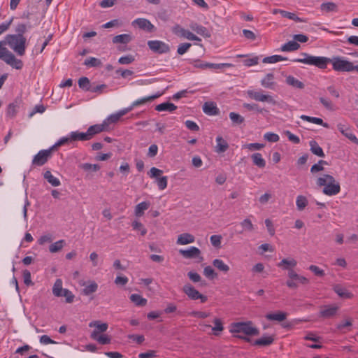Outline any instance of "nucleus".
I'll return each mask as SVG.
<instances>
[{"label":"nucleus","mask_w":358,"mask_h":358,"mask_svg":"<svg viewBox=\"0 0 358 358\" xmlns=\"http://www.w3.org/2000/svg\"><path fill=\"white\" fill-rule=\"evenodd\" d=\"M316 184L319 187H324L323 194L327 196H334L341 191V186L335 178L329 174H324L317 179Z\"/></svg>","instance_id":"obj_1"},{"label":"nucleus","mask_w":358,"mask_h":358,"mask_svg":"<svg viewBox=\"0 0 358 358\" xmlns=\"http://www.w3.org/2000/svg\"><path fill=\"white\" fill-rule=\"evenodd\" d=\"M301 55L303 57L294 59L292 62L315 66L321 69H326L327 64L331 62V59L326 57L313 56L306 52H302Z\"/></svg>","instance_id":"obj_2"},{"label":"nucleus","mask_w":358,"mask_h":358,"mask_svg":"<svg viewBox=\"0 0 358 358\" xmlns=\"http://www.w3.org/2000/svg\"><path fill=\"white\" fill-rule=\"evenodd\" d=\"M231 334L243 333L246 336H257L259 329L254 326L252 321L232 323L229 329Z\"/></svg>","instance_id":"obj_3"},{"label":"nucleus","mask_w":358,"mask_h":358,"mask_svg":"<svg viewBox=\"0 0 358 358\" xmlns=\"http://www.w3.org/2000/svg\"><path fill=\"white\" fill-rule=\"evenodd\" d=\"M18 55L22 56L26 50V38L15 34H8L4 41Z\"/></svg>","instance_id":"obj_4"},{"label":"nucleus","mask_w":358,"mask_h":358,"mask_svg":"<svg viewBox=\"0 0 358 358\" xmlns=\"http://www.w3.org/2000/svg\"><path fill=\"white\" fill-rule=\"evenodd\" d=\"M62 146L74 145L77 141H87L90 140L87 132H80L79 131H71L66 136L59 138Z\"/></svg>","instance_id":"obj_5"},{"label":"nucleus","mask_w":358,"mask_h":358,"mask_svg":"<svg viewBox=\"0 0 358 358\" xmlns=\"http://www.w3.org/2000/svg\"><path fill=\"white\" fill-rule=\"evenodd\" d=\"M163 171L156 167H152L148 172V176L155 180V182L159 190H164L166 188L168 185V178L166 176H162Z\"/></svg>","instance_id":"obj_6"},{"label":"nucleus","mask_w":358,"mask_h":358,"mask_svg":"<svg viewBox=\"0 0 358 358\" xmlns=\"http://www.w3.org/2000/svg\"><path fill=\"white\" fill-rule=\"evenodd\" d=\"M287 275L289 279L287 280L286 285L291 289H296L299 284L306 285L309 283V280L307 278L299 275L294 271H289Z\"/></svg>","instance_id":"obj_7"},{"label":"nucleus","mask_w":358,"mask_h":358,"mask_svg":"<svg viewBox=\"0 0 358 358\" xmlns=\"http://www.w3.org/2000/svg\"><path fill=\"white\" fill-rule=\"evenodd\" d=\"M247 94L251 99L256 101L266 102L273 105L277 104L276 101L271 95L264 94L262 90H250L247 91Z\"/></svg>","instance_id":"obj_8"},{"label":"nucleus","mask_w":358,"mask_h":358,"mask_svg":"<svg viewBox=\"0 0 358 358\" xmlns=\"http://www.w3.org/2000/svg\"><path fill=\"white\" fill-rule=\"evenodd\" d=\"M333 69L336 71L350 72L352 71V62L343 59L341 57H336L331 59Z\"/></svg>","instance_id":"obj_9"},{"label":"nucleus","mask_w":358,"mask_h":358,"mask_svg":"<svg viewBox=\"0 0 358 358\" xmlns=\"http://www.w3.org/2000/svg\"><path fill=\"white\" fill-rule=\"evenodd\" d=\"M182 292L191 300H200L201 303H205L208 300V297L206 295L201 294L189 283H187L183 286Z\"/></svg>","instance_id":"obj_10"},{"label":"nucleus","mask_w":358,"mask_h":358,"mask_svg":"<svg viewBox=\"0 0 358 358\" xmlns=\"http://www.w3.org/2000/svg\"><path fill=\"white\" fill-rule=\"evenodd\" d=\"M129 112H130V108H124L116 113L111 114L105 119L103 122H106L105 125L108 131L112 129L113 128V125L116 124L123 115H126Z\"/></svg>","instance_id":"obj_11"},{"label":"nucleus","mask_w":358,"mask_h":358,"mask_svg":"<svg viewBox=\"0 0 358 358\" xmlns=\"http://www.w3.org/2000/svg\"><path fill=\"white\" fill-rule=\"evenodd\" d=\"M148 45L152 52L157 54L167 53L170 51L169 45L162 41H148Z\"/></svg>","instance_id":"obj_12"},{"label":"nucleus","mask_w":358,"mask_h":358,"mask_svg":"<svg viewBox=\"0 0 358 358\" xmlns=\"http://www.w3.org/2000/svg\"><path fill=\"white\" fill-rule=\"evenodd\" d=\"M133 27H138L140 29L148 32H153L155 31V26L150 20L145 18H137L131 22Z\"/></svg>","instance_id":"obj_13"},{"label":"nucleus","mask_w":358,"mask_h":358,"mask_svg":"<svg viewBox=\"0 0 358 358\" xmlns=\"http://www.w3.org/2000/svg\"><path fill=\"white\" fill-rule=\"evenodd\" d=\"M173 32L175 34L180 35L182 36L183 38H185L190 41H201V38L192 33L191 31L185 29L184 28L181 27L180 25L176 24L175 25L172 29Z\"/></svg>","instance_id":"obj_14"},{"label":"nucleus","mask_w":358,"mask_h":358,"mask_svg":"<svg viewBox=\"0 0 358 358\" xmlns=\"http://www.w3.org/2000/svg\"><path fill=\"white\" fill-rule=\"evenodd\" d=\"M339 307L336 305H326L320 307V315L324 318H329L336 315Z\"/></svg>","instance_id":"obj_15"},{"label":"nucleus","mask_w":358,"mask_h":358,"mask_svg":"<svg viewBox=\"0 0 358 358\" xmlns=\"http://www.w3.org/2000/svg\"><path fill=\"white\" fill-rule=\"evenodd\" d=\"M62 147H63L62 144L59 139L52 146L48 149L40 150L34 157H50L52 155H55L57 152H59Z\"/></svg>","instance_id":"obj_16"},{"label":"nucleus","mask_w":358,"mask_h":358,"mask_svg":"<svg viewBox=\"0 0 358 358\" xmlns=\"http://www.w3.org/2000/svg\"><path fill=\"white\" fill-rule=\"evenodd\" d=\"M337 129L343 136L348 138L350 141L358 145V138L355 136V134H352V132L348 128V125L342 123H338L337 124Z\"/></svg>","instance_id":"obj_17"},{"label":"nucleus","mask_w":358,"mask_h":358,"mask_svg":"<svg viewBox=\"0 0 358 358\" xmlns=\"http://www.w3.org/2000/svg\"><path fill=\"white\" fill-rule=\"evenodd\" d=\"M162 95V93H157L156 94H153L151 96L143 97L141 99H137L135 101H134L130 106L127 107V108H130V111L133 110L135 107H137L141 105H143L147 103L148 102H150L156 99L157 98L161 96Z\"/></svg>","instance_id":"obj_18"},{"label":"nucleus","mask_w":358,"mask_h":358,"mask_svg":"<svg viewBox=\"0 0 358 358\" xmlns=\"http://www.w3.org/2000/svg\"><path fill=\"white\" fill-rule=\"evenodd\" d=\"M180 255H182L185 258L192 259L200 257L202 259V257H200L201 251L200 250L194 246H192L187 250L180 249L179 250Z\"/></svg>","instance_id":"obj_19"},{"label":"nucleus","mask_w":358,"mask_h":358,"mask_svg":"<svg viewBox=\"0 0 358 358\" xmlns=\"http://www.w3.org/2000/svg\"><path fill=\"white\" fill-rule=\"evenodd\" d=\"M105 124L106 122H102L101 124H96L90 126L87 130L90 139H92L96 134L102 131H108Z\"/></svg>","instance_id":"obj_20"},{"label":"nucleus","mask_w":358,"mask_h":358,"mask_svg":"<svg viewBox=\"0 0 358 358\" xmlns=\"http://www.w3.org/2000/svg\"><path fill=\"white\" fill-rule=\"evenodd\" d=\"M189 28L195 31L196 34L205 37V38H209L210 37V34L209 31L207 29L206 27L198 24L195 22H192L189 24Z\"/></svg>","instance_id":"obj_21"},{"label":"nucleus","mask_w":358,"mask_h":358,"mask_svg":"<svg viewBox=\"0 0 358 358\" xmlns=\"http://www.w3.org/2000/svg\"><path fill=\"white\" fill-rule=\"evenodd\" d=\"M297 262L293 258L282 259L279 263H278L277 266L289 272V271H294V268Z\"/></svg>","instance_id":"obj_22"},{"label":"nucleus","mask_w":358,"mask_h":358,"mask_svg":"<svg viewBox=\"0 0 358 358\" xmlns=\"http://www.w3.org/2000/svg\"><path fill=\"white\" fill-rule=\"evenodd\" d=\"M89 327L94 328L92 333H95L96 336L106 331L108 327L107 323L100 321H92L89 324Z\"/></svg>","instance_id":"obj_23"},{"label":"nucleus","mask_w":358,"mask_h":358,"mask_svg":"<svg viewBox=\"0 0 358 358\" xmlns=\"http://www.w3.org/2000/svg\"><path fill=\"white\" fill-rule=\"evenodd\" d=\"M274 335H264L254 341L253 345L258 346H269L274 342Z\"/></svg>","instance_id":"obj_24"},{"label":"nucleus","mask_w":358,"mask_h":358,"mask_svg":"<svg viewBox=\"0 0 358 358\" xmlns=\"http://www.w3.org/2000/svg\"><path fill=\"white\" fill-rule=\"evenodd\" d=\"M275 77L273 73H267L261 80V85L267 89H274L275 82L274 81Z\"/></svg>","instance_id":"obj_25"},{"label":"nucleus","mask_w":358,"mask_h":358,"mask_svg":"<svg viewBox=\"0 0 358 358\" xmlns=\"http://www.w3.org/2000/svg\"><path fill=\"white\" fill-rule=\"evenodd\" d=\"M194 241L195 238L193 235L189 233H183L178 236L176 243L178 245H183L192 243Z\"/></svg>","instance_id":"obj_26"},{"label":"nucleus","mask_w":358,"mask_h":358,"mask_svg":"<svg viewBox=\"0 0 358 358\" xmlns=\"http://www.w3.org/2000/svg\"><path fill=\"white\" fill-rule=\"evenodd\" d=\"M287 314L285 312L278 311L275 313H271L266 315V318L270 321L282 322L287 317Z\"/></svg>","instance_id":"obj_27"},{"label":"nucleus","mask_w":358,"mask_h":358,"mask_svg":"<svg viewBox=\"0 0 358 358\" xmlns=\"http://www.w3.org/2000/svg\"><path fill=\"white\" fill-rule=\"evenodd\" d=\"M212 264L217 270H219L220 271H221V272H222L224 273H227L229 271V270H230L229 266L227 265V264H225L224 262V261L220 259H213V262H212Z\"/></svg>","instance_id":"obj_28"},{"label":"nucleus","mask_w":358,"mask_h":358,"mask_svg":"<svg viewBox=\"0 0 358 358\" xmlns=\"http://www.w3.org/2000/svg\"><path fill=\"white\" fill-rule=\"evenodd\" d=\"M334 290L341 298L351 299L353 296L346 288L338 285L334 287Z\"/></svg>","instance_id":"obj_29"},{"label":"nucleus","mask_w":358,"mask_h":358,"mask_svg":"<svg viewBox=\"0 0 358 358\" xmlns=\"http://www.w3.org/2000/svg\"><path fill=\"white\" fill-rule=\"evenodd\" d=\"M300 118L303 120H305V121H307V122H311L313 124L322 125L325 128L329 127V124L324 122L322 119H321L320 117H310V116H308L306 115H302L300 116Z\"/></svg>","instance_id":"obj_30"},{"label":"nucleus","mask_w":358,"mask_h":358,"mask_svg":"<svg viewBox=\"0 0 358 358\" xmlns=\"http://www.w3.org/2000/svg\"><path fill=\"white\" fill-rule=\"evenodd\" d=\"M203 112L209 115H215L218 113V109L213 102H206L203 106Z\"/></svg>","instance_id":"obj_31"},{"label":"nucleus","mask_w":358,"mask_h":358,"mask_svg":"<svg viewBox=\"0 0 358 358\" xmlns=\"http://www.w3.org/2000/svg\"><path fill=\"white\" fill-rule=\"evenodd\" d=\"M6 63L13 68L20 70L23 66V62L21 59H17L15 56L12 54V55L6 60Z\"/></svg>","instance_id":"obj_32"},{"label":"nucleus","mask_w":358,"mask_h":358,"mask_svg":"<svg viewBox=\"0 0 358 358\" xmlns=\"http://www.w3.org/2000/svg\"><path fill=\"white\" fill-rule=\"evenodd\" d=\"M240 225L242 227V230L241 231L238 232V234H241L245 231L252 232L255 230L254 224L252 223L251 220L248 218H245L243 221H241L240 222Z\"/></svg>","instance_id":"obj_33"},{"label":"nucleus","mask_w":358,"mask_h":358,"mask_svg":"<svg viewBox=\"0 0 358 358\" xmlns=\"http://www.w3.org/2000/svg\"><path fill=\"white\" fill-rule=\"evenodd\" d=\"M90 337L101 345L109 344L111 341L110 337L106 334H99L96 336L95 333H91Z\"/></svg>","instance_id":"obj_34"},{"label":"nucleus","mask_w":358,"mask_h":358,"mask_svg":"<svg viewBox=\"0 0 358 358\" xmlns=\"http://www.w3.org/2000/svg\"><path fill=\"white\" fill-rule=\"evenodd\" d=\"M300 48V45L295 41H290L280 48V50L282 52H293L297 50Z\"/></svg>","instance_id":"obj_35"},{"label":"nucleus","mask_w":358,"mask_h":358,"mask_svg":"<svg viewBox=\"0 0 358 358\" xmlns=\"http://www.w3.org/2000/svg\"><path fill=\"white\" fill-rule=\"evenodd\" d=\"M129 299L136 306H145L147 304V299L138 294H132Z\"/></svg>","instance_id":"obj_36"},{"label":"nucleus","mask_w":358,"mask_h":358,"mask_svg":"<svg viewBox=\"0 0 358 358\" xmlns=\"http://www.w3.org/2000/svg\"><path fill=\"white\" fill-rule=\"evenodd\" d=\"M150 207V203L143 201L136 205L134 210V213L136 217H141L144 214V211L148 210Z\"/></svg>","instance_id":"obj_37"},{"label":"nucleus","mask_w":358,"mask_h":358,"mask_svg":"<svg viewBox=\"0 0 358 358\" xmlns=\"http://www.w3.org/2000/svg\"><path fill=\"white\" fill-rule=\"evenodd\" d=\"M214 326L212 327V331L215 336H219L224 330L223 323L221 319L218 317L214 318L213 321Z\"/></svg>","instance_id":"obj_38"},{"label":"nucleus","mask_w":358,"mask_h":358,"mask_svg":"<svg viewBox=\"0 0 358 358\" xmlns=\"http://www.w3.org/2000/svg\"><path fill=\"white\" fill-rule=\"evenodd\" d=\"M43 177L53 187H58L61 184L60 180L55 177L50 171H46Z\"/></svg>","instance_id":"obj_39"},{"label":"nucleus","mask_w":358,"mask_h":358,"mask_svg":"<svg viewBox=\"0 0 358 358\" xmlns=\"http://www.w3.org/2000/svg\"><path fill=\"white\" fill-rule=\"evenodd\" d=\"M228 148L227 142L221 136L216 138L215 150L217 152H223Z\"/></svg>","instance_id":"obj_40"},{"label":"nucleus","mask_w":358,"mask_h":358,"mask_svg":"<svg viewBox=\"0 0 358 358\" xmlns=\"http://www.w3.org/2000/svg\"><path fill=\"white\" fill-rule=\"evenodd\" d=\"M177 108V106L169 102H164L162 103H160L155 107V110L157 111H169L173 112Z\"/></svg>","instance_id":"obj_41"},{"label":"nucleus","mask_w":358,"mask_h":358,"mask_svg":"<svg viewBox=\"0 0 358 358\" xmlns=\"http://www.w3.org/2000/svg\"><path fill=\"white\" fill-rule=\"evenodd\" d=\"M309 145L310 147V150L312 153L318 157H324V152L322 148L318 145V143L315 141H310L309 142Z\"/></svg>","instance_id":"obj_42"},{"label":"nucleus","mask_w":358,"mask_h":358,"mask_svg":"<svg viewBox=\"0 0 358 358\" xmlns=\"http://www.w3.org/2000/svg\"><path fill=\"white\" fill-rule=\"evenodd\" d=\"M320 9L326 13L338 12V6L334 2H324L320 5Z\"/></svg>","instance_id":"obj_43"},{"label":"nucleus","mask_w":358,"mask_h":358,"mask_svg":"<svg viewBox=\"0 0 358 358\" xmlns=\"http://www.w3.org/2000/svg\"><path fill=\"white\" fill-rule=\"evenodd\" d=\"M131 41V36L129 34H123L120 35L115 36L113 38V43H122L127 44Z\"/></svg>","instance_id":"obj_44"},{"label":"nucleus","mask_w":358,"mask_h":358,"mask_svg":"<svg viewBox=\"0 0 358 358\" xmlns=\"http://www.w3.org/2000/svg\"><path fill=\"white\" fill-rule=\"evenodd\" d=\"M7 43L4 41H0V59L5 62L13 54L6 48L3 47Z\"/></svg>","instance_id":"obj_45"},{"label":"nucleus","mask_w":358,"mask_h":358,"mask_svg":"<svg viewBox=\"0 0 358 358\" xmlns=\"http://www.w3.org/2000/svg\"><path fill=\"white\" fill-rule=\"evenodd\" d=\"M286 83L287 85L298 89H303L304 87V84L292 76H288L286 78Z\"/></svg>","instance_id":"obj_46"},{"label":"nucleus","mask_w":358,"mask_h":358,"mask_svg":"<svg viewBox=\"0 0 358 358\" xmlns=\"http://www.w3.org/2000/svg\"><path fill=\"white\" fill-rule=\"evenodd\" d=\"M98 289V285L94 281L90 282L89 285H86L83 289V294L85 296H88L95 292Z\"/></svg>","instance_id":"obj_47"},{"label":"nucleus","mask_w":358,"mask_h":358,"mask_svg":"<svg viewBox=\"0 0 358 358\" xmlns=\"http://www.w3.org/2000/svg\"><path fill=\"white\" fill-rule=\"evenodd\" d=\"M64 288L62 287V280L57 279L52 287V293L55 296L61 297V293Z\"/></svg>","instance_id":"obj_48"},{"label":"nucleus","mask_w":358,"mask_h":358,"mask_svg":"<svg viewBox=\"0 0 358 358\" xmlns=\"http://www.w3.org/2000/svg\"><path fill=\"white\" fill-rule=\"evenodd\" d=\"M296 205L299 210H303L308 205V199L303 195H299L296 197Z\"/></svg>","instance_id":"obj_49"},{"label":"nucleus","mask_w":358,"mask_h":358,"mask_svg":"<svg viewBox=\"0 0 358 358\" xmlns=\"http://www.w3.org/2000/svg\"><path fill=\"white\" fill-rule=\"evenodd\" d=\"M203 275L209 280H213L217 277V273L210 266H207L203 268Z\"/></svg>","instance_id":"obj_50"},{"label":"nucleus","mask_w":358,"mask_h":358,"mask_svg":"<svg viewBox=\"0 0 358 358\" xmlns=\"http://www.w3.org/2000/svg\"><path fill=\"white\" fill-rule=\"evenodd\" d=\"M286 57H283L280 55H272L270 57H266L263 59L262 62L263 63H267V64H274L280 61L286 60Z\"/></svg>","instance_id":"obj_51"},{"label":"nucleus","mask_w":358,"mask_h":358,"mask_svg":"<svg viewBox=\"0 0 358 358\" xmlns=\"http://www.w3.org/2000/svg\"><path fill=\"white\" fill-rule=\"evenodd\" d=\"M64 241L59 240L51 244L49 247V250L51 253H55L60 251L64 245Z\"/></svg>","instance_id":"obj_52"},{"label":"nucleus","mask_w":358,"mask_h":358,"mask_svg":"<svg viewBox=\"0 0 358 358\" xmlns=\"http://www.w3.org/2000/svg\"><path fill=\"white\" fill-rule=\"evenodd\" d=\"M78 86L85 91H90L91 88L90 81L87 77H81L78 80Z\"/></svg>","instance_id":"obj_53"},{"label":"nucleus","mask_w":358,"mask_h":358,"mask_svg":"<svg viewBox=\"0 0 358 358\" xmlns=\"http://www.w3.org/2000/svg\"><path fill=\"white\" fill-rule=\"evenodd\" d=\"M328 165L327 162L324 160H320L317 164L312 166L310 171L312 173H316L319 171H323L324 166Z\"/></svg>","instance_id":"obj_54"},{"label":"nucleus","mask_w":358,"mask_h":358,"mask_svg":"<svg viewBox=\"0 0 358 358\" xmlns=\"http://www.w3.org/2000/svg\"><path fill=\"white\" fill-rule=\"evenodd\" d=\"M229 115L231 122L235 124H241L244 122V117L236 113L231 112Z\"/></svg>","instance_id":"obj_55"},{"label":"nucleus","mask_w":358,"mask_h":358,"mask_svg":"<svg viewBox=\"0 0 358 358\" xmlns=\"http://www.w3.org/2000/svg\"><path fill=\"white\" fill-rule=\"evenodd\" d=\"M61 296L65 297L66 302L69 303H72L75 298V296L72 292L68 289H64L62 290Z\"/></svg>","instance_id":"obj_56"},{"label":"nucleus","mask_w":358,"mask_h":358,"mask_svg":"<svg viewBox=\"0 0 358 358\" xmlns=\"http://www.w3.org/2000/svg\"><path fill=\"white\" fill-rule=\"evenodd\" d=\"M84 64L87 66L96 67L101 65V61L95 57H90L86 59L84 62Z\"/></svg>","instance_id":"obj_57"},{"label":"nucleus","mask_w":358,"mask_h":358,"mask_svg":"<svg viewBox=\"0 0 358 358\" xmlns=\"http://www.w3.org/2000/svg\"><path fill=\"white\" fill-rule=\"evenodd\" d=\"M233 65L229 63L214 64L208 62V69L221 70L225 67H231Z\"/></svg>","instance_id":"obj_58"},{"label":"nucleus","mask_w":358,"mask_h":358,"mask_svg":"<svg viewBox=\"0 0 358 358\" xmlns=\"http://www.w3.org/2000/svg\"><path fill=\"white\" fill-rule=\"evenodd\" d=\"M52 241V236L50 234H43L40 236L38 239V244L40 245H43L45 243H51Z\"/></svg>","instance_id":"obj_59"},{"label":"nucleus","mask_w":358,"mask_h":358,"mask_svg":"<svg viewBox=\"0 0 358 358\" xmlns=\"http://www.w3.org/2000/svg\"><path fill=\"white\" fill-rule=\"evenodd\" d=\"M222 238L221 235H212L210 238V241L215 248H220L221 247Z\"/></svg>","instance_id":"obj_60"},{"label":"nucleus","mask_w":358,"mask_h":358,"mask_svg":"<svg viewBox=\"0 0 358 358\" xmlns=\"http://www.w3.org/2000/svg\"><path fill=\"white\" fill-rule=\"evenodd\" d=\"M320 103L329 110H334V106L331 100L327 98L320 97Z\"/></svg>","instance_id":"obj_61"},{"label":"nucleus","mask_w":358,"mask_h":358,"mask_svg":"<svg viewBox=\"0 0 358 358\" xmlns=\"http://www.w3.org/2000/svg\"><path fill=\"white\" fill-rule=\"evenodd\" d=\"M132 227L134 230H138L141 232L142 236H144L147 233V229L143 227V225L139 222L138 221H134L132 222Z\"/></svg>","instance_id":"obj_62"},{"label":"nucleus","mask_w":358,"mask_h":358,"mask_svg":"<svg viewBox=\"0 0 358 358\" xmlns=\"http://www.w3.org/2000/svg\"><path fill=\"white\" fill-rule=\"evenodd\" d=\"M189 315L192 317H195L197 318L204 319L206 317H208L210 315V312H205V311H192L189 313Z\"/></svg>","instance_id":"obj_63"},{"label":"nucleus","mask_w":358,"mask_h":358,"mask_svg":"<svg viewBox=\"0 0 358 358\" xmlns=\"http://www.w3.org/2000/svg\"><path fill=\"white\" fill-rule=\"evenodd\" d=\"M264 138L268 142L275 143L279 141V136L276 134L268 132L264 135Z\"/></svg>","instance_id":"obj_64"}]
</instances>
